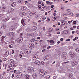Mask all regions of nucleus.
<instances>
[{"mask_svg": "<svg viewBox=\"0 0 79 79\" xmlns=\"http://www.w3.org/2000/svg\"><path fill=\"white\" fill-rule=\"evenodd\" d=\"M49 30H50V31H48V32H52V29H51V28H49Z\"/></svg>", "mask_w": 79, "mask_h": 79, "instance_id": "nucleus-54", "label": "nucleus"}, {"mask_svg": "<svg viewBox=\"0 0 79 79\" xmlns=\"http://www.w3.org/2000/svg\"><path fill=\"white\" fill-rule=\"evenodd\" d=\"M45 49H44L43 50H42V52H43V53H44V52H45Z\"/></svg>", "mask_w": 79, "mask_h": 79, "instance_id": "nucleus-50", "label": "nucleus"}, {"mask_svg": "<svg viewBox=\"0 0 79 79\" xmlns=\"http://www.w3.org/2000/svg\"><path fill=\"white\" fill-rule=\"evenodd\" d=\"M25 54H26V55H27L28 54H29V52H28V51H25Z\"/></svg>", "mask_w": 79, "mask_h": 79, "instance_id": "nucleus-34", "label": "nucleus"}, {"mask_svg": "<svg viewBox=\"0 0 79 79\" xmlns=\"http://www.w3.org/2000/svg\"><path fill=\"white\" fill-rule=\"evenodd\" d=\"M11 77L12 78H13V77H14V74H12Z\"/></svg>", "mask_w": 79, "mask_h": 79, "instance_id": "nucleus-61", "label": "nucleus"}, {"mask_svg": "<svg viewBox=\"0 0 79 79\" xmlns=\"http://www.w3.org/2000/svg\"><path fill=\"white\" fill-rule=\"evenodd\" d=\"M43 48H46V47H47V46H46V45H44L43 46Z\"/></svg>", "mask_w": 79, "mask_h": 79, "instance_id": "nucleus-52", "label": "nucleus"}, {"mask_svg": "<svg viewBox=\"0 0 79 79\" xmlns=\"http://www.w3.org/2000/svg\"><path fill=\"white\" fill-rule=\"evenodd\" d=\"M4 18L5 16H3V14H1V16H0V19H3Z\"/></svg>", "mask_w": 79, "mask_h": 79, "instance_id": "nucleus-11", "label": "nucleus"}, {"mask_svg": "<svg viewBox=\"0 0 79 79\" xmlns=\"http://www.w3.org/2000/svg\"><path fill=\"white\" fill-rule=\"evenodd\" d=\"M59 66H60V63H58L57 64L56 67H58Z\"/></svg>", "mask_w": 79, "mask_h": 79, "instance_id": "nucleus-40", "label": "nucleus"}, {"mask_svg": "<svg viewBox=\"0 0 79 79\" xmlns=\"http://www.w3.org/2000/svg\"><path fill=\"white\" fill-rule=\"evenodd\" d=\"M22 41H23V38L22 37H20L18 39V42H22Z\"/></svg>", "mask_w": 79, "mask_h": 79, "instance_id": "nucleus-20", "label": "nucleus"}, {"mask_svg": "<svg viewBox=\"0 0 79 79\" xmlns=\"http://www.w3.org/2000/svg\"><path fill=\"white\" fill-rule=\"evenodd\" d=\"M37 14V13L36 12H30L29 14V15L30 16H32V15H36Z\"/></svg>", "mask_w": 79, "mask_h": 79, "instance_id": "nucleus-4", "label": "nucleus"}, {"mask_svg": "<svg viewBox=\"0 0 79 79\" xmlns=\"http://www.w3.org/2000/svg\"><path fill=\"white\" fill-rule=\"evenodd\" d=\"M21 23H22V24H24V20H23V19H22V20H21Z\"/></svg>", "mask_w": 79, "mask_h": 79, "instance_id": "nucleus-33", "label": "nucleus"}, {"mask_svg": "<svg viewBox=\"0 0 79 79\" xmlns=\"http://www.w3.org/2000/svg\"><path fill=\"white\" fill-rule=\"evenodd\" d=\"M38 3L39 4H41V3H42V1H39L38 2Z\"/></svg>", "mask_w": 79, "mask_h": 79, "instance_id": "nucleus-46", "label": "nucleus"}, {"mask_svg": "<svg viewBox=\"0 0 79 79\" xmlns=\"http://www.w3.org/2000/svg\"><path fill=\"white\" fill-rule=\"evenodd\" d=\"M3 78V76L0 75V79H2Z\"/></svg>", "mask_w": 79, "mask_h": 79, "instance_id": "nucleus-60", "label": "nucleus"}, {"mask_svg": "<svg viewBox=\"0 0 79 79\" xmlns=\"http://www.w3.org/2000/svg\"><path fill=\"white\" fill-rule=\"evenodd\" d=\"M19 56H20V58H22V55H21V54H20Z\"/></svg>", "mask_w": 79, "mask_h": 79, "instance_id": "nucleus-59", "label": "nucleus"}, {"mask_svg": "<svg viewBox=\"0 0 79 79\" xmlns=\"http://www.w3.org/2000/svg\"><path fill=\"white\" fill-rule=\"evenodd\" d=\"M39 42L40 43V45H41V44H42V43H41V42H43V40H40L39 41Z\"/></svg>", "mask_w": 79, "mask_h": 79, "instance_id": "nucleus-42", "label": "nucleus"}, {"mask_svg": "<svg viewBox=\"0 0 79 79\" xmlns=\"http://www.w3.org/2000/svg\"><path fill=\"white\" fill-rule=\"evenodd\" d=\"M41 64H42V65H44L45 64V62L43 61L41 62Z\"/></svg>", "mask_w": 79, "mask_h": 79, "instance_id": "nucleus-31", "label": "nucleus"}, {"mask_svg": "<svg viewBox=\"0 0 79 79\" xmlns=\"http://www.w3.org/2000/svg\"><path fill=\"white\" fill-rule=\"evenodd\" d=\"M13 10H14V9H13V8H11L10 10H8V13H11L13 12Z\"/></svg>", "mask_w": 79, "mask_h": 79, "instance_id": "nucleus-9", "label": "nucleus"}, {"mask_svg": "<svg viewBox=\"0 0 79 79\" xmlns=\"http://www.w3.org/2000/svg\"><path fill=\"white\" fill-rule=\"evenodd\" d=\"M70 56L72 57V58H74V56H75V54L74 53H72L71 55H70Z\"/></svg>", "mask_w": 79, "mask_h": 79, "instance_id": "nucleus-23", "label": "nucleus"}, {"mask_svg": "<svg viewBox=\"0 0 79 79\" xmlns=\"http://www.w3.org/2000/svg\"><path fill=\"white\" fill-rule=\"evenodd\" d=\"M76 52H78L79 53V48H77L75 50Z\"/></svg>", "mask_w": 79, "mask_h": 79, "instance_id": "nucleus-36", "label": "nucleus"}, {"mask_svg": "<svg viewBox=\"0 0 79 79\" xmlns=\"http://www.w3.org/2000/svg\"><path fill=\"white\" fill-rule=\"evenodd\" d=\"M54 7V5H52L51 6V8H53Z\"/></svg>", "mask_w": 79, "mask_h": 79, "instance_id": "nucleus-53", "label": "nucleus"}, {"mask_svg": "<svg viewBox=\"0 0 79 79\" xmlns=\"http://www.w3.org/2000/svg\"><path fill=\"white\" fill-rule=\"evenodd\" d=\"M35 44H39V41L37 40H35Z\"/></svg>", "mask_w": 79, "mask_h": 79, "instance_id": "nucleus-27", "label": "nucleus"}, {"mask_svg": "<svg viewBox=\"0 0 79 79\" xmlns=\"http://www.w3.org/2000/svg\"><path fill=\"white\" fill-rule=\"evenodd\" d=\"M32 76L34 79H35L37 77V74L36 73L34 74H33Z\"/></svg>", "mask_w": 79, "mask_h": 79, "instance_id": "nucleus-10", "label": "nucleus"}, {"mask_svg": "<svg viewBox=\"0 0 79 79\" xmlns=\"http://www.w3.org/2000/svg\"><path fill=\"white\" fill-rule=\"evenodd\" d=\"M3 34V32L2 31H0V36H1Z\"/></svg>", "mask_w": 79, "mask_h": 79, "instance_id": "nucleus-39", "label": "nucleus"}, {"mask_svg": "<svg viewBox=\"0 0 79 79\" xmlns=\"http://www.w3.org/2000/svg\"><path fill=\"white\" fill-rule=\"evenodd\" d=\"M76 21H73V24L74 25V24H76Z\"/></svg>", "mask_w": 79, "mask_h": 79, "instance_id": "nucleus-48", "label": "nucleus"}, {"mask_svg": "<svg viewBox=\"0 0 79 79\" xmlns=\"http://www.w3.org/2000/svg\"><path fill=\"white\" fill-rule=\"evenodd\" d=\"M17 64L16 63H13L12 64V65L14 68H15V67H16V66H17Z\"/></svg>", "mask_w": 79, "mask_h": 79, "instance_id": "nucleus-22", "label": "nucleus"}, {"mask_svg": "<svg viewBox=\"0 0 79 79\" xmlns=\"http://www.w3.org/2000/svg\"><path fill=\"white\" fill-rule=\"evenodd\" d=\"M18 1L19 3H21L22 4H23L24 2L23 0H18Z\"/></svg>", "mask_w": 79, "mask_h": 79, "instance_id": "nucleus-12", "label": "nucleus"}, {"mask_svg": "<svg viewBox=\"0 0 79 79\" xmlns=\"http://www.w3.org/2000/svg\"><path fill=\"white\" fill-rule=\"evenodd\" d=\"M16 76L17 77H19V76H21V75H20L19 73H16Z\"/></svg>", "mask_w": 79, "mask_h": 79, "instance_id": "nucleus-19", "label": "nucleus"}, {"mask_svg": "<svg viewBox=\"0 0 79 79\" xmlns=\"http://www.w3.org/2000/svg\"><path fill=\"white\" fill-rule=\"evenodd\" d=\"M50 43H51V44H53V43H54V41H53V40H50Z\"/></svg>", "mask_w": 79, "mask_h": 79, "instance_id": "nucleus-35", "label": "nucleus"}, {"mask_svg": "<svg viewBox=\"0 0 79 79\" xmlns=\"http://www.w3.org/2000/svg\"><path fill=\"white\" fill-rule=\"evenodd\" d=\"M37 29V27L36 26H33L32 27L31 29L33 30V31H35V30H36Z\"/></svg>", "mask_w": 79, "mask_h": 79, "instance_id": "nucleus-8", "label": "nucleus"}, {"mask_svg": "<svg viewBox=\"0 0 79 79\" xmlns=\"http://www.w3.org/2000/svg\"><path fill=\"white\" fill-rule=\"evenodd\" d=\"M34 47H35L34 44L33 43H30L29 45V47L30 48H34Z\"/></svg>", "mask_w": 79, "mask_h": 79, "instance_id": "nucleus-2", "label": "nucleus"}, {"mask_svg": "<svg viewBox=\"0 0 79 79\" xmlns=\"http://www.w3.org/2000/svg\"><path fill=\"white\" fill-rule=\"evenodd\" d=\"M66 41H70V39H68L66 40Z\"/></svg>", "mask_w": 79, "mask_h": 79, "instance_id": "nucleus-63", "label": "nucleus"}, {"mask_svg": "<svg viewBox=\"0 0 79 79\" xmlns=\"http://www.w3.org/2000/svg\"><path fill=\"white\" fill-rule=\"evenodd\" d=\"M5 54L6 55H9V52L8 51H6Z\"/></svg>", "mask_w": 79, "mask_h": 79, "instance_id": "nucleus-30", "label": "nucleus"}, {"mask_svg": "<svg viewBox=\"0 0 79 79\" xmlns=\"http://www.w3.org/2000/svg\"><path fill=\"white\" fill-rule=\"evenodd\" d=\"M44 58L45 60H48L50 58V57L49 55H47Z\"/></svg>", "mask_w": 79, "mask_h": 79, "instance_id": "nucleus-7", "label": "nucleus"}, {"mask_svg": "<svg viewBox=\"0 0 79 79\" xmlns=\"http://www.w3.org/2000/svg\"><path fill=\"white\" fill-rule=\"evenodd\" d=\"M35 63L36 65H38V66H40L41 65V62L39 60H36L35 62Z\"/></svg>", "mask_w": 79, "mask_h": 79, "instance_id": "nucleus-3", "label": "nucleus"}, {"mask_svg": "<svg viewBox=\"0 0 79 79\" xmlns=\"http://www.w3.org/2000/svg\"><path fill=\"white\" fill-rule=\"evenodd\" d=\"M15 53V51L13 50H12V54H13V53Z\"/></svg>", "mask_w": 79, "mask_h": 79, "instance_id": "nucleus-57", "label": "nucleus"}, {"mask_svg": "<svg viewBox=\"0 0 79 79\" xmlns=\"http://www.w3.org/2000/svg\"><path fill=\"white\" fill-rule=\"evenodd\" d=\"M46 3H47V4H48L50 3V2L49 1H46Z\"/></svg>", "mask_w": 79, "mask_h": 79, "instance_id": "nucleus-47", "label": "nucleus"}, {"mask_svg": "<svg viewBox=\"0 0 79 79\" xmlns=\"http://www.w3.org/2000/svg\"><path fill=\"white\" fill-rule=\"evenodd\" d=\"M71 64L72 66H75L74 65V62H71Z\"/></svg>", "mask_w": 79, "mask_h": 79, "instance_id": "nucleus-32", "label": "nucleus"}, {"mask_svg": "<svg viewBox=\"0 0 79 79\" xmlns=\"http://www.w3.org/2000/svg\"><path fill=\"white\" fill-rule=\"evenodd\" d=\"M41 19L42 20V21H44V20H45V17H44L42 18H41Z\"/></svg>", "mask_w": 79, "mask_h": 79, "instance_id": "nucleus-37", "label": "nucleus"}, {"mask_svg": "<svg viewBox=\"0 0 79 79\" xmlns=\"http://www.w3.org/2000/svg\"><path fill=\"white\" fill-rule=\"evenodd\" d=\"M69 62V61H68L67 62H63L62 63V64L63 65L65 64H66V63H68Z\"/></svg>", "mask_w": 79, "mask_h": 79, "instance_id": "nucleus-25", "label": "nucleus"}, {"mask_svg": "<svg viewBox=\"0 0 79 79\" xmlns=\"http://www.w3.org/2000/svg\"><path fill=\"white\" fill-rule=\"evenodd\" d=\"M9 20V18H6L5 19H4L3 20V21H5V22H6V21H8V20Z\"/></svg>", "mask_w": 79, "mask_h": 79, "instance_id": "nucleus-26", "label": "nucleus"}, {"mask_svg": "<svg viewBox=\"0 0 79 79\" xmlns=\"http://www.w3.org/2000/svg\"><path fill=\"white\" fill-rule=\"evenodd\" d=\"M26 15V13L24 12H21L20 13V16H24Z\"/></svg>", "mask_w": 79, "mask_h": 79, "instance_id": "nucleus-5", "label": "nucleus"}, {"mask_svg": "<svg viewBox=\"0 0 79 79\" xmlns=\"http://www.w3.org/2000/svg\"><path fill=\"white\" fill-rule=\"evenodd\" d=\"M64 32H67L68 34V30H64Z\"/></svg>", "mask_w": 79, "mask_h": 79, "instance_id": "nucleus-58", "label": "nucleus"}, {"mask_svg": "<svg viewBox=\"0 0 79 79\" xmlns=\"http://www.w3.org/2000/svg\"><path fill=\"white\" fill-rule=\"evenodd\" d=\"M35 41V39L34 38H33L31 40V41L32 42H34Z\"/></svg>", "mask_w": 79, "mask_h": 79, "instance_id": "nucleus-28", "label": "nucleus"}, {"mask_svg": "<svg viewBox=\"0 0 79 79\" xmlns=\"http://www.w3.org/2000/svg\"><path fill=\"white\" fill-rule=\"evenodd\" d=\"M3 61H6V58H3Z\"/></svg>", "mask_w": 79, "mask_h": 79, "instance_id": "nucleus-49", "label": "nucleus"}, {"mask_svg": "<svg viewBox=\"0 0 79 79\" xmlns=\"http://www.w3.org/2000/svg\"><path fill=\"white\" fill-rule=\"evenodd\" d=\"M69 77L71 78L73 76V74L72 73H70L69 75Z\"/></svg>", "mask_w": 79, "mask_h": 79, "instance_id": "nucleus-29", "label": "nucleus"}, {"mask_svg": "<svg viewBox=\"0 0 79 79\" xmlns=\"http://www.w3.org/2000/svg\"><path fill=\"white\" fill-rule=\"evenodd\" d=\"M9 47H10V48H13V47H12L11 45H9Z\"/></svg>", "mask_w": 79, "mask_h": 79, "instance_id": "nucleus-55", "label": "nucleus"}, {"mask_svg": "<svg viewBox=\"0 0 79 79\" xmlns=\"http://www.w3.org/2000/svg\"><path fill=\"white\" fill-rule=\"evenodd\" d=\"M40 74L41 76H44L45 75V73L44 72V70L43 69H40L39 71Z\"/></svg>", "mask_w": 79, "mask_h": 79, "instance_id": "nucleus-1", "label": "nucleus"}, {"mask_svg": "<svg viewBox=\"0 0 79 79\" xmlns=\"http://www.w3.org/2000/svg\"><path fill=\"white\" fill-rule=\"evenodd\" d=\"M9 36H13L14 35V33L13 32H10L8 34Z\"/></svg>", "mask_w": 79, "mask_h": 79, "instance_id": "nucleus-13", "label": "nucleus"}, {"mask_svg": "<svg viewBox=\"0 0 79 79\" xmlns=\"http://www.w3.org/2000/svg\"><path fill=\"white\" fill-rule=\"evenodd\" d=\"M24 77H25L26 79H31V77L29 75H25Z\"/></svg>", "mask_w": 79, "mask_h": 79, "instance_id": "nucleus-6", "label": "nucleus"}, {"mask_svg": "<svg viewBox=\"0 0 79 79\" xmlns=\"http://www.w3.org/2000/svg\"><path fill=\"white\" fill-rule=\"evenodd\" d=\"M16 5V3L15 2H13L11 4L12 6H15Z\"/></svg>", "mask_w": 79, "mask_h": 79, "instance_id": "nucleus-15", "label": "nucleus"}, {"mask_svg": "<svg viewBox=\"0 0 79 79\" xmlns=\"http://www.w3.org/2000/svg\"><path fill=\"white\" fill-rule=\"evenodd\" d=\"M52 47L51 46H49L47 48V49H50V48H51Z\"/></svg>", "mask_w": 79, "mask_h": 79, "instance_id": "nucleus-56", "label": "nucleus"}, {"mask_svg": "<svg viewBox=\"0 0 79 79\" xmlns=\"http://www.w3.org/2000/svg\"><path fill=\"white\" fill-rule=\"evenodd\" d=\"M77 27L76 26H73V28H74V29H76V28Z\"/></svg>", "mask_w": 79, "mask_h": 79, "instance_id": "nucleus-64", "label": "nucleus"}, {"mask_svg": "<svg viewBox=\"0 0 79 79\" xmlns=\"http://www.w3.org/2000/svg\"><path fill=\"white\" fill-rule=\"evenodd\" d=\"M68 15H70L71 16H73V13H69Z\"/></svg>", "mask_w": 79, "mask_h": 79, "instance_id": "nucleus-38", "label": "nucleus"}, {"mask_svg": "<svg viewBox=\"0 0 79 79\" xmlns=\"http://www.w3.org/2000/svg\"><path fill=\"white\" fill-rule=\"evenodd\" d=\"M60 73H65V70L60 69Z\"/></svg>", "mask_w": 79, "mask_h": 79, "instance_id": "nucleus-14", "label": "nucleus"}, {"mask_svg": "<svg viewBox=\"0 0 79 79\" xmlns=\"http://www.w3.org/2000/svg\"><path fill=\"white\" fill-rule=\"evenodd\" d=\"M75 16L76 17H78V16H79V14H75Z\"/></svg>", "mask_w": 79, "mask_h": 79, "instance_id": "nucleus-44", "label": "nucleus"}, {"mask_svg": "<svg viewBox=\"0 0 79 79\" xmlns=\"http://www.w3.org/2000/svg\"><path fill=\"white\" fill-rule=\"evenodd\" d=\"M27 70V71L28 73H32V72L34 71V70L33 69H28Z\"/></svg>", "mask_w": 79, "mask_h": 79, "instance_id": "nucleus-17", "label": "nucleus"}, {"mask_svg": "<svg viewBox=\"0 0 79 79\" xmlns=\"http://www.w3.org/2000/svg\"><path fill=\"white\" fill-rule=\"evenodd\" d=\"M27 8L26 6H23V7L22 8V11H24V10H26Z\"/></svg>", "mask_w": 79, "mask_h": 79, "instance_id": "nucleus-18", "label": "nucleus"}, {"mask_svg": "<svg viewBox=\"0 0 79 79\" xmlns=\"http://www.w3.org/2000/svg\"><path fill=\"white\" fill-rule=\"evenodd\" d=\"M9 68H10V69H14V68H13V67H11V66L9 67Z\"/></svg>", "mask_w": 79, "mask_h": 79, "instance_id": "nucleus-51", "label": "nucleus"}, {"mask_svg": "<svg viewBox=\"0 0 79 79\" xmlns=\"http://www.w3.org/2000/svg\"><path fill=\"white\" fill-rule=\"evenodd\" d=\"M66 55H67L66 53L65 52H64L62 54V55L63 56H64V57H65L66 56Z\"/></svg>", "mask_w": 79, "mask_h": 79, "instance_id": "nucleus-21", "label": "nucleus"}, {"mask_svg": "<svg viewBox=\"0 0 79 79\" xmlns=\"http://www.w3.org/2000/svg\"><path fill=\"white\" fill-rule=\"evenodd\" d=\"M13 60H12V59H11V60H10V63H13Z\"/></svg>", "mask_w": 79, "mask_h": 79, "instance_id": "nucleus-43", "label": "nucleus"}, {"mask_svg": "<svg viewBox=\"0 0 79 79\" xmlns=\"http://www.w3.org/2000/svg\"><path fill=\"white\" fill-rule=\"evenodd\" d=\"M6 27V26L5 25H2L1 27V28L2 29H5Z\"/></svg>", "mask_w": 79, "mask_h": 79, "instance_id": "nucleus-16", "label": "nucleus"}, {"mask_svg": "<svg viewBox=\"0 0 79 79\" xmlns=\"http://www.w3.org/2000/svg\"><path fill=\"white\" fill-rule=\"evenodd\" d=\"M2 9L3 11H5V8L4 7H2Z\"/></svg>", "mask_w": 79, "mask_h": 79, "instance_id": "nucleus-45", "label": "nucleus"}, {"mask_svg": "<svg viewBox=\"0 0 79 79\" xmlns=\"http://www.w3.org/2000/svg\"><path fill=\"white\" fill-rule=\"evenodd\" d=\"M53 16H56V14L54 13L53 14Z\"/></svg>", "mask_w": 79, "mask_h": 79, "instance_id": "nucleus-62", "label": "nucleus"}, {"mask_svg": "<svg viewBox=\"0 0 79 79\" xmlns=\"http://www.w3.org/2000/svg\"><path fill=\"white\" fill-rule=\"evenodd\" d=\"M28 69H33V68L31 67L28 68Z\"/></svg>", "mask_w": 79, "mask_h": 79, "instance_id": "nucleus-41", "label": "nucleus"}, {"mask_svg": "<svg viewBox=\"0 0 79 79\" xmlns=\"http://www.w3.org/2000/svg\"><path fill=\"white\" fill-rule=\"evenodd\" d=\"M78 64V62L77 61H74V66H77V64Z\"/></svg>", "mask_w": 79, "mask_h": 79, "instance_id": "nucleus-24", "label": "nucleus"}]
</instances>
